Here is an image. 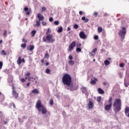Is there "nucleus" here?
<instances>
[{
  "label": "nucleus",
  "instance_id": "obj_1",
  "mask_svg": "<svg viewBox=\"0 0 129 129\" xmlns=\"http://www.w3.org/2000/svg\"><path fill=\"white\" fill-rule=\"evenodd\" d=\"M62 82L64 85H67L66 87L68 90H71V91H73L76 90V88L74 87L72 83V77L71 76L68 74H66L63 75L62 79Z\"/></svg>",
  "mask_w": 129,
  "mask_h": 129
},
{
  "label": "nucleus",
  "instance_id": "obj_2",
  "mask_svg": "<svg viewBox=\"0 0 129 129\" xmlns=\"http://www.w3.org/2000/svg\"><path fill=\"white\" fill-rule=\"evenodd\" d=\"M36 108L38 109V111H41L42 114H46L48 112L46 107L42 104V102L40 100H38L36 102Z\"/></svg>",
  "mask_w": 129,
  "mask_h": 129
},
{
  "label": "nucleus",
  "instance_id": "obj_3",
  "mask_svg": "<svg viewBox=\"0 0 129 129\" xmlns=\"http://www.w3.org/2000/svg\"><path fill=\"white\" fill-rule=\"evenodd\" d=\"M113 110L115 113L120 111L121 109V100L120 99H116L113 104Z\"/></svg>",
  "mask_w": 129,
  "mask_h": 129
},
{
  "label": "nucleus",
  "instance_id": "obj_4",
  "mask_svg": "<svg viewBox=\"0 0 129 129\" xmlns=\"http://www.w3.org/2000/svg\"><path fill=\"white\" fill-rule=\"evenodd\" d=\"M39 21L36 20V24H34V27H40V22L41 21H43L44 19H45V17H44V16L41 15V14L38 13L37 16Z\"/></svg>",
  "mask_w": 129,
  "mask_h": 129
},
{
  "label": "nucleus",
  "instance_id": "obj_5",
  "mask_svg": "<svg viewBox=\"0 0 129 129\" xmlns=\"http://www.w3.org/2000/svg\"><path fill=\"white\" fill-rule=\"evenodd\" d=\"M122 30H121L119 32V35L121 36V39L123 40L124 39L125 34H126V29H125V27H122Z\"/></svg>",
  "mask_w": 129,
  "mask_h": 129
},
{
  "label": "nucleus",
  "instance_id": "obj_6",
  "mask_svg": "<svg viewBox=\"0 0 129 129\" xmlns=\"http://www.w3.org/2000/svg\"><path fill=\"white\" fill-rule=\"evenodd\" d=\"M46 40L48 43H54L55 42V39L53 38V35L51 34H48L46 36Z\"/></svg>",
  "mask_w": 129,
  "mask_h": 129
},
{
  "label": "nucleus",
  "instance_id": "obj_7",
  "mask_svg": "<svg viewBox=\"0 0 129 129\" xmlns=\"http://www.w3.org/2000/svg\"><path fill=\"white\" fill-rule=\"evenodd\" d=\"M76 46V42L73 41L71 44H70L69 47V51H72L73 49L74 48V47Z\"/></svg>",
  "mask_w": 129,
  "mask_h": 129
},
{
  "label": "nucleus",
  "instance_id": "obj_8",
  "mask_svg": "<svg viewBox=\"0 0 129 129\" xmlns=\"http://www.w3.org/2000/svg\"><path fill=\"white\" fill-rule=\"evenodd\" d=\"M79 36L81 39H83L84 40H85L86 38H87V36L85 35V33L83 31H81L80 32Z\"/></svg>",
  "mask_w": 129,
  "mask_h": 129
},
{
  "label": "nucleus",
  "instance_id": "obj_9",
  "mask_svg": "<svg viewBox=\"0 0 129 129\" xmlns=\"http://www.w3.org/2000/svg\"><path fill=\"white\" fill-rule=\"evenodd\" d=\"M112 106V104H109L108 105H105L104 106V109L106 110V111H108V110H110V108Z\"/></svg>",
  "mask_w": 129,
  "mask_h": 129
},
{
  "label": "nucleus",
  "instance_id": "obj_10",
  "mask_svg": "<svg viewBox=\"0 0 129 129\" xmlns=\"http://www.w3.org/2000/svg\"><path fill=\"white\" fill-rule=\"evenodd\" d=\"M81 90L83 92V93H85L86 95L87 96V97H88L89 94L87 93V89L86 87H82L81 88Z\"/></svg>",
  "mask_w": 129,
  "mask_h": 129
},
{
  "label": "nucleus",
  "instance_id": "obj_11",
  "mask_svg": "<svg viewBox=\"0 0 129 129\" xmlns=\"http://www.w3.org/2000/svg\"><path fill=\"white\" fill-rule=\"evenodd\" d=\"M12 95L16 99L18 98V97H19V93H17L16 91H12Z\"/></svg>",
  "mask_w": 129,
  "mask_h": 129
},
{
  "label": "nucleus",
  "instance_id": "obj_12",
  "mask_svg": "<svg viewBox=\"0 0 129 129\" xmlns=\"http://www.w3.org/2000/svg\"><path fill=\"white\" fill-rule=\"evenodd\" d=\"M34 48H35V46L32 45H30L29 47H27V49L29 50L30 51H33Z\"/></svg>",
  "mask_w": 129,
  "mask_h": 129
},
{
  "label": "nucleus",
  "instance_id": "obj_13",
  "mask_svg": "<svg viewBox=\"0 0 129 129\" xmlns=\"http://www.w3.org/2000/svg\"><path fill=\"white\" fill-rule=\"evenodd\" d=\"M125 113L126 116H128V117H129V107H125Z\"/></svg>",
  "mask_w": 129,
  "mask_h": 129
},
{
  "label": "nucleus",
  "instance_id": "obj_14",
  "mask_svg": "<svg viewBox=\"0 0 129 129\" xmlns=\"http://www.w3.org/2000/svg\"><path fill=\"white\" fill-rule=\"evenodd\" d=\"M88 106L90 109L93 108V102L89 101V103L88 104Z\"/></svg>",
  "mask_w": 129,
  "mask_h": 129
},
{
  "label": "nucleus",
  "instance_id": "obj_15",
  "mask_svg": "<svg viewBox=\"0 0 129 129\" xmlns=\"http://www.w3.org/2000/svg\"><path fill=\"white\" fill-rule=\"evenodd\" d=\"M98 93H99V94H104V91H103V90H102L100 88H99L98 89Z\"/></svg>",
  "mask_w": 129,
  "mask_h": 129
},
{
  "label": "nucleus",
  "instance_id": "obj_16",
  "mask_svg": "<svg viewBox=\"0 0 129 129\" xmlns=\"http://www.w3.org/2000/svg\"><path fill=\"white\" fill-rule=\"evenodd\" d=\"M21 63H22V57L19 56L17 60V64H18V65H21Z\"/></svg>",
  "mask_w": 129,
  "mask_h": 129
},
{
  "label": "nucleus",
  "instance_id": "obj_17",
  "mask_svg": "<svg viewBox=\"0 0 129 129\" xmlns=\"http://www.w3.org/2000/svg\"><path fill=\"white\" fill-rule=\"evenodd\" d=\"M32 93L39 94V90L37 89H35L32 91Z\"/></svg>",
  "mask_w": 129,
  "mask_h": 129
},
{
  "label": "nucleus",
  "instance_id": "obj_18",
  "mask_svg": "<svg viewBox=\"0 0 129 129\" xmlns=\"http://www.w3.org/2000/svg\"><path fill=\"white\" fill-rule=\"evenodd\" d=\"M82 20V21H85V23H88L89 22V19L86 18L85 17H83Z\"/></svg>",
  "mask_w": 129,
  "mask_h": 129
},
{
  "label": "nucleus",
  "instance_id": "obj_19",
  "mask_svg": "<svg viewBox=\"0 0 129 129\" xmlns=\"http://www.w3.org/2000/svg\"><path fill=\"white\" fill-rule=\"evenodd\" d=\"M69 65H71V66H73V65H74L75 64V61L73 60H70L69 61Z\"/></svg>",
  "mask_w": 129,
  "mask_h": 129
},
{
  "label": "nucleus",
  "instance_id": "obj_20",
  "mask_svg": "<svg viewBox=\"0 0 129 129\" xmlns=\"http://www.w3.org/2000/svg\"><path fill=\"white\" fill-rule=\"evenodd\" d=\"M91 85H95L96 84V80H92L90 82Z\"/></svg>",
  "mask_w": 129,
  "mask_h": 129
},
{
  "label": "nucleus",
  "instance_id": "obj_21",
  "mask_svg": "<svg viewBox=\"0 0 129 129\" xmlns=\"http://www.w3.org/2000/svg\"><path fill=\"white\" fill-rule=\"evenodd\" d=\"M104 64L105 66H108V65L110 64V62H109V61H108V60H106L104 61Z\"/></svg>",
  "mask_w": 129,
  "mask_h": 129
},
{
  "label": "nucleus",
  "instance_id": "obj_22",
  "mask_svg": "<svg viewBox=\"0 0 129 129\" xmlns=\"http://www.w3.org/2000/svg\"><path fill=\"white\" fill-rule=\"evenodd\" d=\"M57 32L58 33H62V32H63V27H60L59 28H58Z\"/></svg>",
  "mask_w": 129,
  "mask_h": 129
},
{
  "label": "nucleus",
  "instance_id": "obj_23",
  "mask_svg": "<svg viewBox=\"0 0 129 129\" xmlns=\"http://www.w3.org/2000/svg\"><path fill=\"white\" fill-rule=\"evenodd\" d=\"M50 57V55H49V53L48 52H46L45 54L44 58H46V59H49Z\"/></svg>",
  "mask_w": 129,
  "mask_h": 129
},
{
  "label": "nucleus",
  "instance_id": "obj_24",
  "mask_svg": "<svg viewBox=\"0 0 129 129\" xmlns=\"http://www.w3.org/2000/svg\"><path fill=\"white\" fill-rule=\"evenodd\" d=\"M108 103L112 105V97H110L109 99Z\"/></svg>",
  "mask_w": 129,
  "mask_h": 129
},
{
  "label": "nucleus",
  "instance_id": "obj_25",
  "mask_svg": "<svg viewBox=\"0 0 129 129\" xmlns=\"http://www.w3.org/2000/svg\"><path fill=\"white\" fill-rule=\"evenodd\" d=\"M36 30H33L31 32L32 37H35V35H36Z\"/></svg>",
  "mask_w": 129,
  "mask_h": 129
},
{
  "label": "nucleus",
  "instance_id": "obj_26",
  "mask_svg": "<svg viewBox=\"0 0 129 129\" xmlns=\"http://www.w3.org/2000/svg\"><path fill=\"white\" fill-rule=\"evenodd\" d=\"M49 103L50 105H53L54 104V100L53 99H51L49 101Z\"/></svg>",
  "mask_w": 129,
  "mask_h": 129
},
{
  "label": "nucleus",
  "instance_id": "obj_27",
  "mask_svg": "<svg viewBox=\"0 0 129 129\" xmlns=\"http://www.w3.org/2000/svg\"><path fill=\"white\" fill-rule=\"evenodd\" d=\"M89 55H90V57H94V56H95V53H94L92 51V52L89 53Z\"/></svg>",
  "mask_w": 129,
  "mask_h": 129
},
{
  "label": "nucleus",
  "instance_id": "obj_28",
  "mask_svg": "<svg viewBox=\"0 0 129 129\" xmlns=\"http://www.w3.org/2000/svg\"><path fill=\"white\" fill-rule=\"evenodd\" d=\"M26 47H27V44L26 43L21 44V48L25 49L26 48Z\"/></svg>",
  "mask_w": 129,
  "mask_h": 129
},
{
  "label": "nucleus",
  "instance_id": "obj_29",
  "mask_svg": "<svg viewBox=\"0 0 129 129\" xmlns=\"http://www.w3.org/2000/svg\"><path fill=\"white\" fill-rule=\"evenodd\" d=\"M45 72L46 73H47V74H50V72H51V71L49 69H46L45 70Z\"/></svg>",
  "mask_w": 129,
  "mask_h": 129
},
{
  "label": "nucleus",
  "instance_id": "obj_30",
  "mask_svg": "<svg viewBox=\"0 0 129 129\" xmlns=\"http://www.w3.org/2000/svg\"><path fill=\"white\" fill-rule=\"evenodd\" d=\"M101 32H102V28L98 27V33H101Z\"/></svg>",
  "mask_w": 129,
  "mask_h": 129
},
{
  "label": "nucleus",
  "instance_id": "obj_31",
  "mask_svg": "<svg viewBox=\"0 0 129 129\" xmlns=\"http://www.w3.org/2000/svg\"><path fill=\"white\" fill-rule=\"evenodd\" d=\"M41 11L42 12H46L47 11V9L45 7H43L41 8Z\"/></svg>",
  "mask_w": 129,
  "mask_h": 129
},
{
  "label": "nucleus",
  "instance_id": "obj_32",
  "mask_svg": "<svg viewBox=\"0 0 129 129\" xmlns=\"http://www.w3.org/2000/svg\"><path fill=\"white\" fill-rule=\"evenodd\" d=\"M81 46H82V44L80 43H78L76 44V46L77 48H80V47H81Z\"/></svg>",
  "mask_w": 129,
  "mask_h": 129
},
{
  "label": "nucleus",
  "instance_id": "obj_33",
  "mask_svg": "<svg viewBox=\"0 0 129 129\" xmlns=\"http://www.w3.org/2000/svg\"><path fill=\"white\" fill-rule=\"evenodd\" d=\"M79 27V26H78V25L77 24H75L74 25V28L76 29L77 30V29H78V27Z\"/></svg>",
  "mask_w": 129,
  "mask_h": 129
},
{
  "label": "nucleus",
  "instance_id": "obj_34",
  "mask_svg": "<svg viewBox=\"0 0 129 129\" xmlns=\"http://www.w3.org/2000/svg\"><path fill=\"white\" fill-rule=\"evenodd\" d=\"M101 100V96L98 97L97 98V101H98V102H100Z\"/></svg>",
  "mask_w": 129,
  "mask_h": 129
},
{
  "label": "nucleus",
  "instance_id": "obj_35",
  "mask_svg": "<svg viewBox=\"0 0 129 129\" xmlns=\"http://www.w3.org/2000/svg\"><path fill=\"white\" fill-rule=\"evenodd\" d=\"M54 25H55V26H58L59 25V23L58 21H54Z\"/></svg>",
  "mask_w": 129,
  "mask_h": 129
},
{
  "label": "nucleus",
  "instance_id": "obj_36",
  "mask_svg": "<svg viewBox=\"0 0 129 129\" xmlns=\"http://www.w3.org/2000/svg\"><path fill=\"white\" fill-rule=\"evenodd\" d=\"M8 33V31L7 30H4V32L3 33V35L4 37H7V33Z\"/></svg>",
  "mask_w": 129,
  "mask_h": 129
},
{
  "label": "nucleus",
  "instance_id": "obj_37",
  "mask_svg": "<svg viewBox=\"0 0 129 129\" xmlns=\"http://www.w3.org/2000/svg\"><path fill=\"white\" fill-rule=\"evenodd\" d=\"M76 51L77 52H81V48L80 47H77Z\"/></svg>",
  "mask_w": 129,
  "mask_h": 129
},
{
  "label": "nucleus",
  "instance_id": "obj_38",
  "mask_svg": "<svg viewBox=\"0 0 129 129\" xmlns=\"http://www.w3.org/2000/svg\"><path fill=\"white\" fill-rule=\"evenodd\" d=\"M97 51V48H95L92 51V53H94L95 54V52Z\"/></svg>",
  "mask_w": 129,
  "mask_h": 129
},
{
  "label": "nucleus",
  "instance_id": "obj_39",
  "mask_svg": "<svg viewBox=\"0 0 129 129\" xmlns=\"http://www.w3.org/2000/svg\"><path fill=\"white\" fill-rule=\"evenodd\" d=\"M22 41L24 42V44H27V42H28V40H25L24 38H23Z\"/></svg>",
  "mask_w": 129,
  "mask_h": 129
},
{
  "label": "nucleus",
  "instance_id": "obj_40",
  "mask_svg": "<svg viewBox=\"0 0 129 129\" xmlns=\"http://www.w3.org/2000/svg\"><path fill=\"white\" fill-rule=\"evenodd\" d=\"M50 33H51V30H50V28H48L47 31L46 33V35H48V34H49Z\"/></svg>",
  "mask_w": 129,
  "mask_h": 129
},
{
  "label": "nucleus",
  "instance_id": "obj_41",
  "mask_svg": "<svg viewBox=\"0 0 129 129\" xmlns=\"http://www.w3.org/2000/svg\"><path fill=\"white\" fill-rule=\"evenodd\" d=\"M69 59H70L71 60H72L73 59V56H72L71 55H70L69 56Z\"/></svg>",
  "mask_w": 129,
  "mask_h": 129
},
{
  "label": "nucleus",
  "instance_id": "obj_42",
  "mask_svg": "<svg viewBox=\"0 0 129 129\" xmlns=\"http://www.w3.org/2000/svg\"><path fill=\"white\" fill-rule=\"evenodd\" d=\"M1 53H2L4 55H7V53L6 52V51H5V50H2V51H1Z\"/></svg>",
  "mask_w": 129,
  "mask_h": 129
},
{
  "label": "nucleus",
  "instance_id": "obj_43",
  "mask_svg": "<svg viewBox=\"0 0 129 129\" xmlns=\"http://www.w3.org/2000/svg\"><path fill=\"white\" fill-rule=\"evenodd\" d=\"M94 16H95V17H97V16H98V13H97V12H95L94 13Z\"/></svg>",
  "mask_w": 129,
  "mask_h": 129
},
{
  "label": "nucleus",
  "instance_id": "obj_44",
  "mask_svg": "<svg viewBox=\"0 0 129 129\" xmlns=\"http://www.w3.org/2000/svg\"><path fill=\"white\" fill-rule=\"evenodd\" d=\"M42 24L43 25V26H46V25H47V23H46V22L45 21H42Z\"/></svg>",
  "mask_w": 129,
  "mask_h": 129
},
{
  "label": "nucleus",
  "instance_id": "obj_45",
  "mask_svg": "<svg viewBox=\"0 0 129 129\" xmlns=\"http://www.w3.org/2000/svg\"><path fill=\"white\" fill-rule=\"evenodd\" d=\"M123 65H124V64L123 63H121L119 64V66L121 68H123Z\"/></svg>",
  "mask_w": 129,
  "mask_h": 129
},
{
  "label": "nucleus",
  "instance_id": "obj_46",
  "mask_svg": "<svg viewBox=\"0 0 129 129\" xmlns=\"http://www.w3.org/2000/svg\"><path fill=\"white\" fill-rule=\"evenodd\" d=\"M32 79H33V77H28V81H31L32 80Z\"/></svg>",
  "mask_w": 129,
  "mask_h": 129
},
{
  "label": "nucleus",
  "instance_id": "obj_47",
  "mask_svg": "<svg viewBox=\"0 0 129 129\" xmlns=\"http://www.w3.org/2000/svg\"><path fill=\"white\" fill-rule=\"evenodd\" d=\"M94 40H98V36L96 35L94 37Z\"/></svg>",
  "mask_w": 129,
  "mask_h": 129
},
{
  "label": "nucleus",
  "instance_id": "obj_48",
  "mask_svg": "<svg viewBox=\"0 0 129 129\" xmlns=\"http://www.w3.org/2000/svg\"><path fill=\"white\" fill-rule=\"evenodd\" d=\"M3 68V62L0 61V69H2Z\"/></svg>",
  "mask_w": 129,
  "mask_h": 129
},
{
  "label": "nucleus",
  "instance_id": "obj_49",
  "mask_svg": "<svg viewBox=\"0 0 129 129\" xmlns=\"http://www.w3.org/2000/svg\"><path fill=\"white\" fill-rule=\"evenodd\" d=\"M31 75V73L30 72H28L26 76H27L28 77H30V76Z\"/></svg>",
  "mask_w": 129,
  "mask_h": 129
},
{
  "label": "nucleus",
  "instance_id": "obj_50",
  "mask_svg": "<svg viewBox=\"0 0 129 129\" xmlns=\"http://www.w3.org/2000/svg\"><path fill=\"white\" fill-rule=\"evenodd\" d=\"M21 82H22L23 83H24V82H26V79H21Z\"/></svg>",
  "mask_w": 129,
  "mask_h": 129
},
{
  "label": "nucleus",
  "instance_id": "obj_51",
  "mask_svg": "<svg viewBox=\"0 0 129 129\" xmlns=\"http://www.w3.org/2000/svg\"><path fill=\"white\" fill-rule=\"evenodd\" d=\"M24 11H25V12H28V11H29V8H27V7L25 8H24Z\"/></svg>",
  "mask_w": 129,
  "mask_h": 129
},
{
  "label": "nucleus",
  "instance_id": "obj_52",
  "mask_svg": "<svg viewBox=\"0 0 129 129\" xmlns=\"http://www.w3.org/2000/svg\"><path fill=\"white\" fill-rule=\"evenodd\" d=\"M49 22H53V18L50 17V18L49 19Z\"/></svg>",
  "mask_w": 129,
  "mask_h": 129
},
{
  "label": "nucleus",
  "instance_id": "obj_53",
  "mask_svg": "<svg viewBox=\"0 0 129 129\" xmlns=\"http://www.w3.org/2000/svg\"><path fill=\"white\" fill-rule=\"evenodd\" d=\"M71 30V28L70 27H68L67 31H69Z\"/></svg>",
  "mask_w": 129,
  "mask_h": 129
},
{
  "label": "nucleus",
  "instance_id": "obj_54",
  "mask_svg": "<svg viewBox=\"0 0 129 129\" xmlns=\"http://www.w3.org/2000/svg\"><path fill=\"white\" fill-rule=\"evenodd\" d=\"M45 66H49V62H47L46 63H45Z\"/></svg>",
  "mask_w": 129,
  "mask_h": 129
},
{
  "label": "nucleus",
  "instance_id": "obj_55",
  "mask_svg": "<svg viewBox=\"0 0 129 129\" xmlns=\"http://www.w3.org/2000/svg\"><path fill=\"white\" fill-rule=\"evenodd\" d=\"M83 12H82V11H80L79 12V14L80 15H83Z\"/></svg>",
  "mask_w": 129,
  "mask_h": 129
},
{
  "label": "nucleus",
  "instance_id": "obj_56",
  "mask_svg": "<svg viewBox=\"0 0 129 129\" xmlns=\"http://www.w3.org/2000/svg\"><path fill=\"white\" fill-rule=\"evenodd\" d=\"M43 42H46V43L48 42V41H47V40H46V39L43 38Z\"/></svg>",
  "mask_w": 129,
  "mask_h": 129
},
{
  "label": "nucleus",
  "instance_id": "obj_57",
  "mask_svg": "<svg viewBox=\"0 0 129 129\" xmlns=\"http://www.w3.org/2000/svg\"><path fill=\"white\" fill-rule=\"evenodd\" d=\"M13 105L14 108H16V105H15L14 103H13Z\"/></svg>",
  "mask_w": 129,
  "mask_h": 129
},
{
  "label": "nucleus",
  "instance_id": "obj_58",
  "mask_svg": "<svg viewBox=\"0 0 129 129\" xmlns=\"http://www.w3.org/2000/svg\"><path fill=\"white\" fill-rule=\"evenodd\" d=\"M12 90H13V91H15V87H14V86H13L12 87Z\"/></svg>",
  "mask_w": 129,
  "mask_h": 129
},
{
  "label": "nucleus",
  "instance_id": "obj_59",
  "mask_svg": "<svg viewBox=\"0 0 129 129\" xmlns=\"http://www.w3.org/2000/svg\"><path fill=\"white\" fill-rule=\"evenodd\" d=\"M4 124H7V123H8V121H4Z\"/></svg>",
  "mask_w": 129,
  "mask_h": 129
},
{
  "label": "nucleus",
  "instance_id": "obj_60",
  "mask_svg": "<svg viewBox=\"0 0 129 129\" xmlns=\"http://www.w3.org/2000/svg\"><path fill=\"white\" fill-rule=\"evenodd\" d=\"M44 58H43L42 59H41V63H44Z\"/></svg>",
  "mask_w": 129,
  "mask_h": 129
},
{
  "label": "nucleus",
  "instance_id": "obj_61",
  "mask_svg": "<svg viewBox=\"0 0 129 129\" xmlns=\"http://www.w3.org/2000/svg\"><path fill=\"white\" fill-rule=\"evenodd\" d=\"M27 87L30 86V82H29V83H28L27 84Z\"/></svg>",
  "mask_w": 129,
  "mask_h": 129
},
{
  "label": "nucleus",
  "instance_id": "obj_62",
  "mask_svg": "<svg viewBox=\"0 0 129 129\" xmlns=\"http://www.w3.org/2000/svg\"><path fill=\"white\" fill-rule=\"evenodd\" d=\"M22 62H23V63H25V59L24 58L22 59Z\"/></svg>",
  "mask_w": 129,
  "mask_h": 129
},
{
  "label": "nucleus",
  "instance_id": "obj_63",
  "mask_svg": "<svg viewBox=\"0 0 129 129\" xmlns=\"http://www.w3.org/2000/svg\"><path fill=\"white\" fill-rule=\"evenodd\" d=\"M26 14H27L28 16H29V15H30V12H26Z\"/></svg>",
  "mask_w": 129,
  "mask_h": 129
},
{
  "label": "nucleus",
  "instance_id": "obj_64",
  "mask_svg": "<svg viewBox=\"0 0 129 129\" xmlns=\"http://www.w3.org/2000/svg\"><path fill=\"white\" fill-rule=\"evenodd\" d=\"M103 85H106V83H105V82H104L103 83Z\"/></svg>",
  "mask_w": 129,
  "mask_h": 129
}]
</instances>
